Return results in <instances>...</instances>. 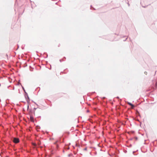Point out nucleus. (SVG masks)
Returning a JSON list of instances; mask_svg holds the SVG:
<instances>
[{
  "instance_id": "nucleus-2",
  "label": "nucleus",
  "mask_w": 157,
  "mask_h": 157,
  "mask_svg": "<svg viewBox=\"0 0 157 157\" xmlns=\"http://www.w3.org/2000/svg\"><path fill=\"white\" fill-rule=\"evenodd\" d=\"M25 94H26V98H27L28 99H29V96H28V94L27 93H26V92H25Z\"/></svg>"
},
{
  "instance_id": "nucleus-3",
  "label": "nucleus",
  "mask_w": 157,
  "mask_h": 157,
  "mask_svg": "<svg viewBox=\"0 0 157 157\" xmlns=\"http://www.w3.org/2000/svg\"><path fill=\"white\" fill-rule=\"evenodd\" d=\"M30 119L31 121H33V117L31 116H30Z\"/></svg>"
},
{
  "instance_id": "nucleus-1",
  "label": "nucleus",
  "mask_w": 157,
  "mask_h": 157,
  "mask_svg": "<svg viewBox=\"0 0 157 157\" xmlns=\"http://www.w3.org/2000/svg\"><path fill=\"white\" fill-rule=\"evenodd\" d=\"M13 142L15 143H17L19 142V140L18 138H14L13 140Z\"/></svg>"
},
{
  "instance_id": "nucleus-14",
  "label": "nucleus",
  "mask_w": 157,
  "mask_h": 157,
  "mask_svg": "<svg viewBox=\"0 0 157 157\" xmlns=\"http://www.w3.org/2000/svg\"><path fill=\"white\" fill-rule=\"evenodd\" d=\"M117 98H119V97H117Z\"/></svg>"
},
{
  "instance_id": "nucleus-6",
  "label": "nucleus",
  "mask_w": 157,
  "mask_h": 157,
  "mask_svg": "<svg viewBox=\"0 0 157 157\" xmlns=\"http://www.w3.org/2000/svg\"><path fill=\"white\" fill-rule=\"evenodd\" d=\"M128 104L129 105H131L132 104L131 103H130V102H128Z\"/></svg>"
},
{
  "instance_id": "nucleus-18",
  "label": "nucleus",
  "mask_w": 157,
  "mask_h": 157,
  "mask_svg": "<svg viewBox=\"0 0 157 157\" xmlns=\"http://www.w3.org/2000/svg\"><path fill=\"white\" fill-rule=\"evenodd\" d=\"M69 147L67 148V149H69Z\"/></svg>"
},
{
  "instance_id": "nucleus-17",
  "label": "nucleus",
  "mask_w": 157,
  "mask_h": 157,
  "mask_svg": "<svg viewBox=\"0 0 157 157\" xmlns=\"http://www.w3.org/2000/svg\"><path fill=\"white\" fill-rule=\"evenodd\" d=\"M69 147L67 148V149H69Z\"/></svg>"
},
{
  "instance_id": "nucleus-16",
  "label": "nucleus",
  "mask_w": 157,
  "mask_h": 157,
  "mask_svg": "<svg viewBox=\"0 0 157 157\" xmlns=\"http://www.w3.org/2000/svg\"><path fill=\"white\" fill-rule=\"evenodd\" d=\"M87 112H89V111H88V110H87Z\"/></svg>"
},
{
  "instance_id": "nucleus-9",
  "label": "nucleus",
  "mask_w": 157,
  "mask_h": 157,
  "mask_svg": "<svg viewBox=\"0 0 157 157\" xmlns=\"http://www.w3.org/2000/svg\"><path fill=\"white\" fill-rule=\"evenodd\" d=\"M147 72H144V73H145L146 75H147Z\"/></svg>"
},
{
  "instance_id": "nucleus-4",
  "label": "nucleus",
  "mask_w": 157,
  "mask_h": 157,
  "mask_svg": "<svg viewBox=\"0 0 157 157\" xmlns=\"http://www.w3.org/2000/svg\"><path fill=\"white\" fill-rule=\"evenodd\" d=\"M131 106V107L132 108H134V105L132 104Z\"/></svg>"
},
{
  "instance_id": "nucleus-12",
  "label": "nucleus",
  "mask_w": 157,
  "mask_h": 157,
  "mask_svg": "<svg viewBox=\"0 0 157 157\" xmlns=\"http://www.w3.org/2000/svg\"><path fill=\"white\" fill-rule=\"evenodd\" d=\"M127 38H126L125 40H124V41H125V40H127Z\"/></svg>"
},
{
  "instance_id": "nucleus-15",
  "label": "nucleus",
  "mask_w": 157,
  "mask_h": 157,
  "mask_svg": "<svg viewBox=\"0 0 157 157\" xmlns=\"http://www.w3.org/2000/svg\"><path fill=\"white\" fill-rule=\"evenodd\" d=\"M29 108V105L28 106V108Z\"/></svg>"
},
{
  "instance_id": "nucleus-7",
  "label": "nucleus",
  "mask_w": 157,
  "mask_h": 157,
  "mask_svg": "<svg viewBox=\"0 0 157 157\" xmlns=\"http://www.w3.org/2000/svg\"><path fill=\"white\" fill-rule=\"evenodd\" d=\"M84 150H85V151H86L87 150V148L86 147L84 148Z\"/></svg>"
},
{
  "instance_id": "nucleus-8",
  "label": "nucleus",
  "mask_w": 157,
  "mask_h": 157,
  "mask_svg": "<svg viewBox=\"0 0 157 157\" xmlns=\"http://www.w3.org/2000/svg\"><path fill=\"white\" fill-rule=\"evenodd\" d=\"M155 85L156 86H157V83H156L155 84Z\"/></svg>"
},
{
  "instance_id": "nucleus-10",
  "label": "nucleus",
  "mask_w": 157,
  "mask_h": 157,
  "mask_svg": "<svg viewBox=\"0 0 157 157\" xmlns=\"http://www.w3.org/2000/svg\"><path fill=\"white\" fill-rule=\"evenodd\" d=\"M25 94V98L26 99V94Z\"/></svg>"
},
{
  "instance_id": "nucleus-5",
  "label": "nucleus",
  "mask_w": 157,
  "mask_h": 157,
  "mask_svg": "<svg viewBox=\"0 0 157 157\" xmlns=\"http://www.w3.org/2000/svg\"><path fill=\"white\" fill-rule=\"evenodd\" d=\"M22 88L23 90L25 92H25H26V91H25V90L24 87H23L22 86Z\"/></svg>"
},
{
  "instance_id": "nucleus-13",
  "label": "nucleus",
  "mask_w": 157,
  "mask_h": 157,
  "mask_svg": "<svg viewBox=\"0 0 157 157\" xmlns=\"http://www.w3.org/2000/svg\"><path fill=\"white\" fill-rule=\"evenodd\" d=\"M59 61H60V62H61V59H60V60H59Z\"/></svg>"
},
{
  "instance_id": "nucleus-11",
  "label": "nucleus",
  "mask_w": 157,
  "mask_h": 157,
  "mask_svg": "<svg viewBox=\"0 0 157 157\" xmlns=\"http://www.w3.org/2000/svg\"><path fill=\"white\" fill-rule=\"evenodd\" d=\"M33 145L35 146H36V144H33Z\"/></svg>"
}]
</instances>
